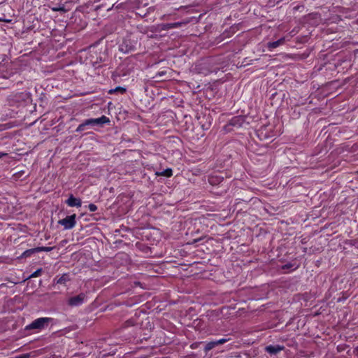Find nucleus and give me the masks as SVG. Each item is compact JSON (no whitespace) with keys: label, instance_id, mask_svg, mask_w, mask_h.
<instances>
[{"label":"nucleus","instance_id":"obj_14","mask_svg":"<svg viewBox=\"0 0 358 358\" xmlns=\"http://www.w3.org/2000/svg\"><path fill=\"white\" fill-rule=\"evenodd\" d=\"M129 228L126 227L125 225H120V228L118 229H115V236H117L118 234L121 236H125L126 234H123L122 232L128 231Z\"/></svg>","mask_w":358,"mask_h":358},{"label":"nucleus","instance_id":"obj_8","mask_svg":"<svg viewBox=\"0 0 358 358\" xmlns=\"http://www.w3.org/2000/svg\"><path fill=\"white\" fill-rule=\"evenodd\" d=\"M283 349H284L283 346H280L278 345H268V346H266L265 348L266 351L271 355H276L279 352L282 351Z\"/></svg>","mask_w":358,"mask_h":358},{"label":"nucleus","instance_id":"obj_33","mask_svg":"<svg viewBox=\"0 0 358 358\" xmlns=\"http://www.w3.org/2000/svg\"><path fill=\"white\" fill-rule=\"evenodd\" d=\"M196 343H193V344L191 345V348H192V349H194V348H196Z\"/></svg>","mask_w":358,"mask_h":358},{"label":"nucleus","instance_id":"obj_35","mask_svg":"<svg viewBox=\"0 0 358 358\" xmlns=\"http://www.w3.org/2000/svg\"><path fill=\"white\" fill-rule=\"evenodd\" d=\"M356 350L358 352V347L356 348Z\"/></svg>","mask_w":358,"mask_h":358},{"label":"nucleus","instance_id":"obj_22","mask_svg":"<svg viewBox=\"0 0 358 358\" xmlns=\"http://www.w3.org/2000/svg\"><path fill=\"white\" fill-rule=\"evenodd\" d=\"M182 24H183V22H180L170 23L169 27H171V29L179 28L182 26Z\"/></svg>","mask_w":358,"mask_h":358},{"label":"nucleus","instance_id":"obj_12","mask_svg":"<svg viewBox=\"0 0 358 358\" xmlns=\"http://www.w3.org/2000/svg\"><path fill=\"white\" fill-rule=\"evenodd\" d=\"M69 280V275L66 273H64L61 277L55 279V281H56L57 284H61V285L65 284Z\"/></svg>","mask_w":358,"mask_h":358},{"label":"nucleus","instance_id":"obj_2","mask_svg":"<svg viewBox=\"0 0 358 358\" xmlns=\"http://www.w3.org/2000/svg\"><path fill=\"white\" fill-rule=\"evenodd\" d=\"M110 122V119L105 116L102 115L98 118H90L85 120L83 123L80 124L78 127L76 128V132H82L87 129V127L91 126L94 127L95 125H103L104 124H107Z\"/></svg>","mask_w":358,"mask_h":358},{"label":"nucleus","instance_id":"obj_26","mask_svg":"<svg viewBox=\"0 0 358 358\" xmlns=\"http://www.w3.org/2000/svg\"><path fill=\"white\" fill-rule=\"evenodd\" d=\"M228 341H229V339L222 338V339L215 341V342H216V345H218L224 344V343H225Z\"/></svg>","mask_w":358,"mask_h":358},{"label":"nucleus","instance_id":"obj_16","mask_svg":"<svg viewBox=\"0 0 358 358\" xmlns=\"http://www.w3.org/2000/svg\"><path fill=\"white\" fill-rule=\"evenodd\" d=\"M14 99L15 101H18L20 99H25L26 98H28V93L27 92H20L16 93L14 96Z\"/></svg>","mask_w":358,"mask_h":358},{"label":"nucleus","instance_id":"obj_17","mask_svg":"<svg viewBox=\"0 0 358 358\" xmlns=\"http://www.w3.org/2000/svg\"><path fill=\"white\" fill-rule=\"evenodd\" d=\"M216 346H217V345H216L215 341L209 342L205 346V351L208 352Z\"/></svg>","mask_w":358,"mask_h":358},{"label":"nucleus","instance_id":"obj_21","mask_svg":"<svg viewBox=\"0 0 358 358\" xmlns=\"http://www.w3.org/2000/svg\"><path fill=\"white\" fill-rule=\"evenodd\" d=\"M182 24H183V22H180L170 23L169 27H171V29L179 28L182 26Z\"/></svg>","mask_w":358,"mask_h":358},{"label":"nucleus","instance_id":"obj_13","mask_svg":"<svg viewBox=\"0 0 358 358\" xmlns=\"http://www.w3.org/2000/svg\"><path fill=\"white\" fill-rule=\"evenodd\" d=\"M157 176H165L166 178H170L173 176V171L171 169H166L165 170H164L162 172H157L156 173Z\"/></svg>","mask_w":358,"mask_h":358},{"label":"nucleus","instance_id":"obj_11","mask_svg":"<svg viewBox=\"0 0 358 358\" xmlns=\"http://www.w3.org/2000/svg\"><path fill=\"white\" fill-rule=\"evenodd\" d=\"M243 122V119L241 116H236L233 117L230 121V124L233 126H241Z\"/></svg>","mask_w":358,"mask_h":358},{"label":"nucleus","instance_id":"obj_18","mask_svg":"<svg viewBox=\"0 0 358 358\" xmlns=\"http://www.w3.org/2000/svg\"><path fill=\"white\" fill-rule=\"evenodd\" d=\"M85 208H87L90 212H95L98 208L94 203H90L88 206H85Z\"/></svg>","mask_w":358,"mask_h":358},{"label":"nucleus","instance_id":"obj_1","mask_svg":"<svg viewBox=\"0 0 358 358\" xmlns=\"http://www.w3.org/2000/svg\"><path fill=\"white\" fill-rule=\"evenodd\" d=\"M138 38L132 34L125 36L119 43V50L123 53H129L136 50Z\"/></svg>","mask_w":358,"mask_h":358},{"label":"nucleus","instance_id":"obj_29","mask_svg":"<svg viewBox=\"0 0 358 358\" xmlns=\"http://www.w3.org/2000/svg\"><path fill=\"white\" fill-rule=\"evenodd\" d=\"M292 265L290 264H285L282 266V268L283 269H285V268H291Z\"/></svg>","mask_w":358,"mask_h":358},{"label":"nucleus","instance_id":"obj_25","mask_svg":"<svg viewBox=\"0 0 358 358\" xmlns=\"http://www.w3.org/2000/svg\"><path fill=\"white\" fill-rule=\"evenodd\" d=\"M169 26L170 23H164L160 24L161 29L164 31L171 29V27H169Z\"/></svg>","mask_w":358,"mask_h":358},{"label":"nucleus","instance_id":"obj_5","mask_svg":"<svg viewBox=\"0 0 358 358\" xmlns=\"http://www.w3.org/2000/svg\"><path fill=\"white\" fill-rule=\"evenodd\" d=\"M208 66H209V62H208V61H204V62H201V64H199L197 66L199 73L203 74L204 76H207V75L215 71V70H214L211 68H209Z\"/></svg>","mask_w":358,"mask_h":358},{"label":"nucleus","instance_id":"obj_23","mask_svg":"<svg viewBox=\"0 0 358 358\" xmlns=\"http://www.w3.org/2000/svg\"><path fill=\"white\" fill-rule=\"evenodd\" d=\"M134 324H135V322H134V320L130 319V320H127V321L124 322V327H127L134 326Z\"/></svg>","mask_w":358,"mask_h":358},{"label":"nucleus","instance_id":"obj_36","mask_svg":"<svg viewBox=\"0 0 358 358\" xmlns=\"http://www.w3.org/2000/svg\"><path fill=\"white\" fill-rule=\"evenodd\" d=\"M51 358H57V357H51Z\"/></svg>","mask_w":358,"mask_h":358},{"label":"nucleus","instance_id":"obj_24","mask_svg":"<svg viewBox=\"0 0 358 358\" xmlns=\"http://www.w3.org/2000/svg\"><path fill=\"white\" fill-rule=\"evenodd\" d=\"M208 181H209L210 184L215 185L216 182L219 183L221 180L217 178L210 177L208 179Z\"/></svg>","mask_w":358,"mask_h":358},{"label":"nucleus","instance_id":"obj_32","mask_svg":"<svg viewBox=\"0 0 358 358\" xmlns=\"http://www.w3.org/2000/svg\"><path fill=\"white\" fill-rule=\"evenodd\" d=\"M10 20H4V19H2V18H0V22H9Z\"/></svg>","mask_w":358,"mask_h":358},{"label":"nucleus","instance_id":"obj_15","mask_svg":"<svg viewBox=\"0 0 358 358\" xmlns=\"http://www.w3.org/2000/svg\"><path fill=\"white\" fill-rule=\"evenodd\" d=\"M127 90L124 87L118 86L116 87L115 89H112L109 91V94H113V93H120L121 94H123L126 92Z\"/></svg>","mask_w":358,"mask_h":358},{"label":"nucleus","instance_id":"obj_9","mask_svg":"<svg viewBox=\"0 0 358 358\" xmlns=\"http://www.w3.org/2000/svg\"><path fill=\"white\" fill-rule=\"evenodd\" d=\"M57 224H76V215H68L57 222Z\"/></svg>","mask_w":358,"mask_h":358},{"label":"nucleus","instance_id":"obj_6","mask_svg":"<svg viewBox=\"0 0 358 358\" xmlns=\"http://www.w3.org/2000/svg\"><path fill=\"white\" fill-rule=\"evenodd\" d=\"M66 203L70 207H81L82 201L79 198H76L73 194H71L68 199L66 201Z\"/></svg>","mask_w":358,"mask_h":358},{"label":"nucleus","instance_id":"obj_19","mask_svg":"<svg viewBox=\"0 0 358 358\" xmlns=\"http://www.w3.org/2000/svg\"><path fill=\"white\" fill-rule=\"evenodd\" d=\"M41 273H42V268H38L35 272H34L32 274H31L29 278H36V277L41 275Z\"/></svg>","mask_w":358,"mask_h":358},{"label":"nucleus","instance_id":"obj_4","mask_svg":"<svg viewBox=\"0 0 358 358\" xmlns=\"http://www.w3.org/2000/svg\"><path fill=\"white\" fill-rule=\"evenodd\" d=\"M87 296L85 293H80L78 295L70 297L67 303L69 306L75 307L82 305L85 301Z\"/></svg>","mask_w":358,"mask_h":358},{"label":"nucleus","instance_id":"obj_30","mask_svg":"<svg viewBox=\"0 0 358 358\" xmlns=\"http://www.w3.org/2000/svg\"><path fill=\"white\" fill-rule=\"evenodd\" d=\"M74 225H64V229H71Z\"/></svg>","mask_w":358,"mask_h":358},{"label":"nucleus","instance_id":"obj_7","mask_svg":"<svg viewBox=\"0 0 358 358\" xmlns=\"http://www.w3.org/2000/svg\"><path fill=\"white\" fill-rule=\"evenodd\" d=\"M285 41L286 37H282L275 41L268 42L267 43V48L268 49V50L272 51L278 46L283 45Z\"/></svg>","mask_w":358,"mask_h":358},{"label":"nucleus","instance_id":"obj_31","mask_svg":"<svg viewBox=\"0 0 358 358\" xmlns=\"http://www.w3.org/2000/svg\"><path fill=\"white\" fill-rule=\"evenodd\" d=\"M6 155H8V154H7V153L0 152V158H1V157H3V156H6Z\"/></svg>","mask_w":358,"mask_h":358},{"label":"nucleus","instance_id":"obj_28","mask_svg":"<svg viewBox=\"0 0 358 358\" xmlns=\"http://www.w3.org/2000/svg\"><path fill=\"white\" fill-rule=\"evenodd\" d=\"M296 33H298V29L296 28H294L289 33L291 36H294Z\"/></svg>","mask_w":358,"mask_h":358},{"label":"nucleus","instance_id":"obj_34","mask_svg":"<svg viewBox=\"0 0 358 358\" xmlns=\"http://www.w3.org/2000/svg\"><path fill=\"white\" fill-rule=\"evenodd\" d=\"M28 357V355L20 356L19 358H24V357Z\"/></svg>","mask_w":358,"mask_h":358},{"label":"nucleus","instance_id":"obj_27","mask_svg":"<svg viewBox=\"0 0 358 358\" xmlns=\"http://www.w3.org/2000/svg\"><path fill=\"white\" fill-rule=\"evenodd\" d=\"M7 207V203L6 202L0 201V211L4 210Z\"/></svg>","mask_w":358,"mask_h":358},{"label":"nucleus","instance_id":"obj_3","mask_svg":"<svg viewBox=\"0 0 358 358\" xmlns=\"http://www.w3.org/2000/svg\"><path fill=\"white\" fill-rule=\"evenodd\" d=\"M52 320L50 317H40L34 320L31 324L27 325L25 328L26 330L31 329H43L47 327L48 324Z\"/></svg>","mask_w":358,"mask_h":358},{"label":"nucleus","instance_id":"obj_20","mask_svg":"<svg viewBox=\"0 0 358 358\" xmlns=\"http://www.w3.org/2000/svg\"><path fill=\"white\" fill-rule=\"evenodd\" d=\"M53 249L52 247H37L38 252L45 251L50 252Z\"/></svg>","mask_w":358,"mask_h":358},{"label":"nucleus","instance_id":"obj_10","mask_svg":"<svg viewBox=\"0 0 358 358\" xmlns=\"http://www.w3.org/2000/svg\"><path fill=\"white\" fill-rule=\"evenodd\" d=\"M38 252L37 247L25 250L19 258H27L31 257L32 255Z\"/></svg>","mask_w":358,"mask_h":358}]
</instances>
